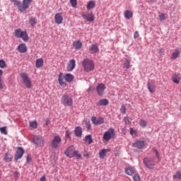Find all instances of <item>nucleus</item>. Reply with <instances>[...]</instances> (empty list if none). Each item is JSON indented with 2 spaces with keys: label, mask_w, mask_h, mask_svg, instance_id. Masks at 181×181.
Wrapping results in <instances>:
<instances>
[{
  "label": "nucleus",
  "mask_w": 181,
  "mask_h": 181,
  "mask_svg": "<svg viewBox=\"0 0 181 181\" xmlns=\"http://www.w3.org/2000/svg\"><path fill=\"white\" fill-rule=\"evenodd\" d=\"M67 83H71V81H73V80H74V76L71 75V74H66L64 75H63V73L60 72L59 76H58V82L59 86H61V87H63V88H66V86H67V84H66V82Z\"/></svg>",
  "instance_id": "nucleus-1"
},
{
  "label": "nucleus",
  "mask_w": 181,
  "mask_h": 181,
  "mask_svg": "<svg viewBox=\"0 0 181 181\" xmlns=\"http://www.w3.org/2000/svg\"><path fill=\"white\" fill-rule=\"evenodd\" d=\"M82 64H83V70L86 73H90V71H93L95 66V64H94V62H93V60L89 59H85L83 61Z\"/></svg>",
  "instance_id": "nucleus-2"
},
{
  "label": "nucleus",
  "mask_w": 181,
  "mask_h": 181,
  "mask_svg": "<svg viewBox=\"0 0 181 181\" xmlns=\"http://www.w3.org/2000/svg\"><path fill=\"white\" fill-rule=\"evenodd\" d=\"M14 35L16 37H21L23 42L29 41V35L26 31H23L22 29L18 28L14 31Z\"/></svg>",
  "instance_id": "nucleus-3"
},
{
  "label": "nucleus",
  "mask_w": 181,
  "mask_h": 181,
  "mask_svg": "<svg viewBox=\"0 0 181 181\" xmlns=\"http://www.w3.org/2000/svg\"><path fill=\"white\" fill-rule=\"evenodd\" d=\"M21 77L23 80L24 86H25L27 88H32V81L30 80V78L28 74H26V72H23L21 74Z\"/></svg>",
  "instance_id": "nucleus-4"
},
{
  "label": "nucleus",
  "mask_w": 181,
  "mask_h": 181,
  "mask_svg": "<svg viewBox=\"0 0 181 181\" xmlns=\"http://www.w3.org/2000/svg\"><path fill=\"white\" fill-rule=\"evenodd\" d=\"M115 136V130L111 127L108 131L105 132L103 134V139L108 142L110 139H112Z\"/></svg>",
  "instance_id": "nucleus-5"
},
{
  "label": "nucleus",
  "mask_w": 181,
  "mask_h": 181,
  "mask_svg": "<svg viewBox=\"0 0 181 181\" xmlns=\"http://www.w3.org/2000/svg\"><path fill=\"white\" fill-rule=\"evenodd\" d=\"M61 101L64 107H71L73 105V98L67 95L62 96Z\"/></svg>",
  "instance_id": "nucleus-6"
},
{
  "label": "nucleus",
  "mask_w": 181,
  "mask_h": 181,
  "mask_svg": "<svg viewBox=\"0 0 181 181\" xmlns=\"http://www.w3.org/2000/svg\"><path fill=\"white\" fill-rule=\"evenodd\" d=\"M62 144V137L60 136H54L51 145L54 149H59L60 145Z\"/></svg>",
  "instance_id": "nucleus-7"
},
{
  "label": "nucleus",
  "mask_w": 181,
  "mask_h": 181,
  "mask_svg": "<svg viewBox=\"0 0 181 181\" xmlns=\"http://www.w3.org/2000/svg\"><path fill=\"white\" fill-rule=\"evenodd\" d=\"M33 143L35 144V145H36V146H45V139L42 138L40 136H34Z\"/></svg>",
  "instance_id": "nucleus-8"
},
{
  "label": "nucleus",
  "mask_w": 181,
  "mask_h": 181,
  "mask_svg": "<svg viewBox=\"0 0 181 181\" xmlns=\"http://www.w3.org/2000/svg\"><path fill=\"white\" fill-rule=\"evenodd\" d=\"M82 18L84 19V21H86L87 22H94V14L92 11L90 13H82Z\"/></svg>",
  "instance_id": "nucleus-9"
},
{
  "label": "nucleus",
  "mask_w": 181,
  "mask_h": 181,
  "mask_svg": "<svg viewBox=\"0 0 181 181\" xmlns=\"http://www.w3.org/2000/svg\"><path fill=\"white\" fill-rule=\"evenodd\" d=\"M148 90L149 93H153L156 91V84L155 83V81L151 80L148 83Z\"/></svg>",
  "instance_id": "nucleus-10"
},
{
  "label": "nucleus",
  "mask_w": 181,
  "mask_h": 181,
  "mask_svg": "<svg viewBox=\"0 0 181 181\" xmlns=\"http://www.w3.org/2000/svg\"><path fill=\"white\" fill-rule=\"evenodd\" d=\"M91 121L94 125H102V124H104V117H100L97 119L95 116H93Z\"/></svg>",
  "instance_id": "nucleus-11"
},
{
  "label": "nucleus",
  "mask_w": 181,
  "mask_h": 181,
  "mask_svg": "<svg viewBox=\"0 0 181 181\" xmlns=\"http://www.w3.org/2000/svg\"><path fill=\"white\" fill-rule=\"evenodd\" d=\"M144 163L148 169H153V166H155V161L151 158H144Z\"/></svg>",
  "instance_id": "nucleus-12"
},
{
  "label": "nucleus",
  "mask_w": 181,
  "mask_h": 181,
  "mask_svg": "<svg viewBox=\"0 0 181 181\" xmlns=\"http://www.w3.org/2000/svg\"><path fill=\"white\" fill-rule=\"evenodd\" d=\"M23 153H25V151H23V148L22 147H18L15 156V160L16 162H18L19 159L23 156Z\"/></svg>",
  "instance_id": "nucleus-13"
},
{
  "label": "nucleus",
  "mask_w": 181,
  "mask_h": 181,
  "mask_svg": "<svg viewBox=\"0 0 181 181\" xmlns=\"http://www.w3.org/2000/svg\"><path fill=\"white\" fill-rule=\"evenodd\" d=\"M74 146H69L66 151H65V155L68 157V158H73L74 152L76 151V150H74Z\"/></svg>",
  "instance_id": "nucleus-14"
},
{
  "label": "nucleus",
  "mask_w": 181,
  "mask_h": 181,
  "mask_svg": "<svg viewBox=\"0 0 181 181\" xmlns=\"http://www.w3.org/2000/svg\"><path fill=\"white\" fill-rule=\"evenodd\" d=\"M55 23L57 25H62L63 23V13H58L54 16Z\"/></svg>",
  "instance_id": "nucleus-15"
},
{
  "label": "nucleus",
  "mask_w": 181,
  "mask_h": 181,
  "mask_svg": "<svg viewBox=\"0 0 181 181\" xmlns=\"http://www.w3.org/2000/svg\"><path fill=\"white\" fill-rule=\"evenodd\" d=\"M132 146L133 148H137L138 149H143L144 146H145V141L137 140L132 144Z\"/></svg>",
  "instance_id": "nucleus-16"
},
{
  "label": "nucleus",
  "mask_w": 181,
  "mask_h": 181,
  "mask_svg": "<svg viewBox=\"0 0 181 181\" xmlns=\"http://www.w3.org/2000/svg\"><path fill=\"white\" fill-rule=\"evenodd\" d=\"M76 69V59H73L69 60V63L66 67L67 71H73Z\"/></svg>",
  "instance_id": "nucleus-17"
},
{
  "label": "nucleus",
  "mask_w": 181,
  "mask_h": 181,
  "mask_svg": "<svg viewBox=\"0 0 181 181\" xmlns=\"http://www.w3.org/2000/svg\"><path fill=\"white\" fill-rule=\"evenodd\" d=\"M105 88L106 87L104 84H99L96 88L98 95H103L104 94V90H105Z\"/></svg>",
  "instance_id": "nucleus-18"
},
{
  "label": "nucleus",
  "mask_w": 181,
  "mask_h": 181,
  "mask_svg": "<svg viewBox=\"0 0 181 181\" xmlns=\"http://www.w3.org/2000/svg\"><path fill=\"white\" fill-rule=\"evenodd\" d=\"M30 4H32V0H23V6H21L22 12H23L25 9H28L29 6H30Z\"/></svg>",
  "instance_id": "nucleus-19"
},
{
  "label": "nucleus",
  "mask_w": 181,
  "mask_h": 181,
  "mask_svg": "<svg viewBox=\"0 0 181 181\" xmlns=\"http://www.w3.org/2000/svg\"><path fill=\"white\" fill-rule=\"evenodd\" d=\"M89 51L91 54L94 53H98L100 52V48L95 44H93L89 47Z\"/></svg>",
  "instance_id": "nucleus-20"
},
{
  "label": "nucleus",
  "mask_w": 181,
  "mask_h": 181,
  "mask_svg": "<svg viewBox=\"0 0 181 181\" xmlns=\"http://www.w3.org/2000/svg\"><path fill=\"white\" fill-rule=\"evenodd\" d=\"M18 50L19 53H26L28 52V47H26V44H21L18 46Z\"/></svg>",
  "instance_id": "nucleus-21"
},
{
  "label": "nucleus",
  "mask_w": 181,
  "mask_h": 181,
  "mask_svg": "<svg viewBox=\"0 0 181 181\" xmlns=\"http://www.w3.org/2000/svg\"><path fill=\"white\" fill-rule=\"evenodd\" d=\"M74 134L78 138H81L83 135V128H81V127H76L74 130Z\"/></svg>",
  "instance_id": "nucleus-22"
},
{
  "label": "nucleus",
  "mask_w": 181,
  "mask_h": 181,
  "mask_svg": "<svg viewBox=\"0 0 181 181\" xmlns=\"http://www.w3.org/2000/svg\"><path fill=\"white\" fill-rule=\"evenodd\" d=\"M124 16L126 19H131L134 16V13L132 11L126 10L124 12Z\"/></svg>",
  "instance_id": "nucleus-23"
},
{
  "label": "nucleus",
  "mask_w": 181,
  "mask_h": 181,
  "mask_svg": "<svg viewBox=\"0 0 181 181\" xmlns=\"http://www.w3.org/2000/svg\"><path fill=\"white\" fill-rule=\"evenodd\" d=\"M107 152H110V149H107V148L102 149L100 151H99V158H100L101 159H104Z\"/></svg>",
  "instance_id": "nucleus-24"
},
{
  "label": "nucleus",
  "mask_w": 181,
  "mask_h": 181,
  "mask_svg": "<svg viewBox=\"0 0 181 181\" xmlns=\"http://www.w3.org/2000/svg\"><path fill=\"white\" fill-rule=\"evenodd\" d=\"M73 47L75 50H80V49L83 47V43H81L80 41H75L73 43Z\"/></svg>",
  "instance_id": "nucleus-25"
},
{
  "label": "nucleus",
  "mask_w": 181,
  "mask_h": 181,
  "mask_svg": "<svg viewBox=\"0 0 181 181\" xmlns=\"http://www.w3.org/2000/svg\"><path fill=\"white\" fill-rule=\"evenodd\" d=\"M172 80H173V83H175V84H179V83H180V75L177 74H173L172 76Z\"/></svg>",
  "instance_id": "nucleus-26"
},
{
  "label": "nucleus",
  "mask_w": 181,
  "mask_h": 181,
  "mask_svg": "<svg viewBox=\"0 0 181 181\" xmlns=\"http://www.w3.org/2000/svg\"><path fill=\"white\" fill-rule=\"evenodd\" d=\"M45 63V62L43 61V59L40 58L36 59V62H35V67H37V69H40V67H43V64Z\"/></svg>",
  "instance_id": "nucleus-27"
},
{
  "label": "nucleus",
  "mask_w": 181,
  "mask_h": 181,
  "mask_svg": "<svg viewBox=\"0 0 181 181\" xmlns=\"http://www.w3.org/2000/svg\"><path fill=\"white\" fill-rule=\"evenodd\" d=\"M109 102L107 99H101L100 100L98 101V103H96L98 107H100L101 105H108Z\"/></svg>",
  "instance_id": "nucleus-28"
},
{
  "label": "nucleus",
  "mask_w": 181,
  "mask_h": 181,
  "mask_svg": "<svg viewBox=\"0 0 181 181\" xmlns=\"http://www.w3.org/2000/svg\"><path fill=\"white\" fill-rule=\"evenodd\" d=\"M180 56V52L179 49H175V52L171 55V59L175 60V59H177Z\"/></svg>",
  "instance_id": "nucleus-29"
},
{
  "label": "nucleus",
  "mask_w": 181,
  "mask_h": 181,
  "mask_svg": "<svg viewBox=\"0 0 181 181\" xmlns=\"http://www.w3.org/2000/svg\"><path fill=\"white\" fill-rule=\"evenodd\" d=\"M95 7V1H90L88 2L87 6H86V8L88 9V11L94 9Z\"/></svg>",
  "instance_id": "nucleus-30"
},
{
  "label": "nucleus",
  "mask_w": 181,
  "mask_h": 181,
  "mask_svg": "<svg viewBox=\"0 0 181 181\" xmlns=\"http://www.w3.org/2000/svg\"><path fill=\"white\" fill-rule=\"evenodd\" d=\"M125 173L127 175H129V176H132V175L135 173V170H134V168L132 167H127L125 169Z\"/></svg>",
  "instance_id": "nucleus-31"
},
{
  "label": "nucleus",
  "mask_w": 181,
  "mask_h": 181,
  "mask_svg": "<svg viewBox=\"0 0 181 181\" xmlns=\"http://www.w3.org/2000/svg\"><path fill=\"white\" fill-rule=\"evenodd\" d=\"M4 160L5 162H12V155H11L9 153H6L4 155Z\"/></svg>",
  "instance_id": "nucleus-32"
},
{
  "label": "nucleus",
  "mask_w": 181,
  "mask_h": 181,
  "mask_svg": "<svg viewBox=\"0 0 181 181\" xmlns=\"http://www.w3.org/2000/svg\"><path fill=\"white\" fill-rule=\"evenodd\" d=\"M29 23L30 26H35L37 23V20L35 17H31L29 18Z\"/></svg>",
  "instance_id": "nucleus-33"
},
{
  "label": "nucleus",
  "mask_w": 181,
  "mask_h": 181,
  "mask_svg": "<svg viewBox=\"0 0 181 181\" xmlns=\"http://www.w3.org/2000/svg\"><path fill=\"white\" fill-rule=\"evenodd\" d=\"M11 1L12 2H13L14 5L18 6L19 11L22 12V4L21 3V1L18 0H11Z\"/></svg>",
  "instance_id": "nucleus-34"
},
{
  "label": "nucleus",
  "mask_w": 181,
  "mask_h": 181,
  "mask_svg": "<svg viewBox=\"0 0 181 181\" xmlns=\"http://www.w3.org/2000/svg\"><path fill=\"white\" fill-rule=\"evenodd\" d=\"M84 141L88 144V145H91L93 144V137H91V135H87L85 137Z\"/></svg>",
  "instance_id": "nucleus-35"
},
{
  "label": "nucleus",
  "mask_w": 181,
  "mask_h": 181,
  "mask_svg": "<svg viewBox=\"0 0 181 181\" xmlns=\"http://www.w3.org/2000/svg\"><path fill=\"white\" fill-rule=\"evenodd\" d=\"M123 67L124 69H130L131 68V61L129 59H126L123 64Z\"/></svg>",
  "instance_id": "nucleus-36"
},
{
  "label": "nucleus",
  "mask_w": 181,
  "mask_h": 181,
  "mask_svg": "<svg viewBox=\"0 0 181 181\" xmlns=\"http://www.w3.org/2000/svg\"><path fill=\"white\" fill-rule=\"evenodd\" d=\"M30 127L33 129H36V128H37V121L34 120V121L30 122Z\"/></svg>",
  "instance_id": "nucleus-37"
},
{
  "label": "nucleus",
  "mask_w": 181,
  "mask_h": 181,
  "mask_svg": "<svg viewBox=\"0 0 181 181\" xmlns=\"http://www.w3.org/2000/svg\"><path fill=\"white\" fill-rule=\"evenodd\" d=\"M140 127H142L143 128H145V127H146L147 125V122H146V120L144 119H141L139 120V122Z\"/></svg>",
  "instance_id": "nucleus-38"
},
{
  "label": "nucleus",
  "mask_w": 181,
  "mask_h": 181,
  "mask_svg": "<svg viewBox=\"0 0 181 181\" xmlns=\"http://www.w3.org/2000/svg\"><path fill=\"white\" fill-rule=\"evenodd\" d=\"M173 179H177L178 180H180L181 179V171L178 170L176 172V173L173 175Z\"/></svg>",
  "instance_id": "nucleus-39"
},
{
  "label": "nucleus",
  "mask_w": 181,
  "mask_h": 181,
  "mask_svg": "<svg viewBox=\"0 0 181 181\" xmlns=\"http://www.w3.org/2000/svg\"><path fill=\"white\" fill-rule=\"evenodd\" d=\"M0 69H6V62L4 59L0 60Z\"/></svg>",
  "instance_id": "nucleus-40"
},
{
  "label": "nucleus",
  "mask_w": 181,
  "mask_h": 181,
  "mask_svg": "<svg viewBox=\"0 0 181 181\" xmlns=\"http://www.w3.org/2000/svg\"><path fill=\"white\" fill-rule=\"evenodd\" d=\"M0 132L1 134H3V135H8V131H6V127H1Z\"/></svg>",
  "instance_id": "nucleus-41"
},
{
  "label": "nucleus",
  "mask_w": 181,
  "mask_h": 181,
  "mask_svg": "<svg viewBox=\"0 0 181 181\" xmlns=\"http://www.w3.org/2000/svg\"><path fill=\"white\" fill-rule=\"evenodd\" d=\"M70 4L73 8H76L77 6V0H70Z\"/></svg>",
  "instance_id": "nucleus-42"
},
{
  "label": "nucleus",
  "mask_w": 181,
  "mask_h": 181,
  "mask_svg": "<svg viewBox=\"0 0 181 181\" xmlns=\"http://www.w3.org/2000/svg\"><path fill=\"white\" fill-rule=\"evenodd\" d=\"M74 156H76L78 159H81V154L78 153V151H75L74 152Z\"/></svg>",
  "instance_id": "nucleus-43"
},
{
  "label": "nucleus",
  "mask_w": 181,
  "mask_h": 181,
  "mask_svg": "<svg viewBox=\"0 0 181 181\" xmlns=\"http://www.w3.org/2000/svg\"><path fill=\"white\" fill-rule=\"evenodd\" d=\"M159 19H160V21H166V16L165 15V13H161L159 15Z\"/></svg>",
  "instance_id": "nucleus-44"
},
{
  "label": "nucleus",
  "mask_w": 181,
  "mask_h": 181,
  "mask_svg": "<svg viewBox=\"0 0 181 181\" xmlns=\"http://www.w3.org/2000/svg\"><path fill=\"white\" fill-rule=\"evenodd\" d=\"M135 135L136 136H138V131L134 130V129L130 128V135Z\"/></svg>",
  "instance_id": "nucleus-45"
},
{
  "label": "nucleus",
  "mask_w": 181,
  "mask_h": 181,
  "mask_svg": "<svg viewBox=\"0 0 181 181\" xmlns=\"http://www.w3.org/2000/svg\"><path fill=\"white\" fill-rule=\"evenodd\" d=\"M86 127L88 129V131H90V129H91V123L90 122V121L86 122Z\"/></svg>",
  "instance_id": "nucleus-46"
},
{
  "label": "nucleus",
  "mask_w": 181,
  "mask_h": 181,
  "mask_svg": "<svg viewBox=\"0 0 181 181\" xmlns=\"http://www.w3.org/2000/svg\"><path fill=\"white\" fill-rule=\"evenodd\" d=\"M120 112L122 114H125L127 112V108L125 107V105H122L121 106Z\"/></svg>",
  "instance_id": "nucleus-47"
},
{
  "label": "nucleus",
  "mask_w": 181,
  "mask_h": 181,
  "mask_svg": "<svg viewBox=\"0 0 181 181\" xmlns=\"http://www.w3.org/2000/svg\"><path fill=\"white\" fill-rule=\"evenodd\" d=\"M133 180L134 181H141V177H139V175L136 174L134 175Z\"/></svg>",
  "instance_id": "nucleus-48"
},
{
  "label": "nucleus",
  "mask_w": 181,
  "mask_h": 181,
  "mask_svg": "<svg viewBox=\"0 0 181 181\" xmlns=\"http://www.w3.org/2000/svg\"><path fill=\"white\" fill-rule=\"evenodd\" d=\"M71 131L66 130V136L68 137L69 139H70V138H71Z\"/></svg>",
  "instance_id": "nucleus-49"
},
{
  "label": "nucleus",
  "mask_w": 181,
  "mask_h": 181,
  "mask_svg": "<svg viewBox=\"0 0 181 181\" xmlns=\"http://www.w3.org/2000/svg\"><path fill=\"white\" fill-rule=\"evenodd\" d=\"M124 122H125V124H127L129 125V124H131V119H129V117H124Z\"/></svg>",
  "instance_id": "nucleus-50"
},
{
  "label": "nucleus",
  "mask_w": 181,
  "mask_h": 181,
  "mask_svg": "<svg viewBox=\"0 0 181 181\" xmlns=\"http://www.w3.org/2000/svg\"><path fill=\"white\" fill-rule=\"evenodd\" d=\"M26 162L27 163H30L32 162V157L30 156V155L27 156Z\"/></svg>",
  "instance_id": "nucleus-51"
},
{
  "label": "nucleus",
  "mask_w": 181,
  "mask_h": 181,
  "mask_svg": "<svg viewBox=\"0 0 181 181\" xmlns=\"http://www.w3.org/2000/svg\"><path fill=\"white\" fill-rule=\"evenodd\" d=\"M4 88V81H2V78L0 76V90Z\"/></svg>",
  "instance_id": "nucleus-52"
},
{
  "label": "nucleus",
  "mask_w": 181,
  "mask_h": 181,
  "mask_svg": "<svg viewBox=\"0 0 181 181\" xmlns=\"http://www.w3.org/2000/svg\"><path fill=\"white\" fill-rule=\"evenodd\" d=\"M153 152H155L156 158H158V159H159V152H158V150L154 148H153Z\"/></svg>",
  "instance_id": "nucleus-53"
},
{
  "label": "nucleus",
  "mask_w": 181,
  "mask_h": 181,
  "mask_svg": "<svg viewBox=\"0 0 181 181\" xmlns=\"http://www.w3.org/2000/svg\"><path fill=\"white\" fill-rule=\"evenodd\" d=\"M83 156H84V158H87V159H88L90 158V154L88 153V152L84 151Z\"/></svg>",
  "instance_id": "nucleus-54"
},
{
  "label": "nucleus",
  "mask_w": 181,
  "mask_h": 181,
  "mask_svg": "<svg viewBox=\"0 0 181 181\" xmlns=\"http://www.w3.org/2000/svg\"><path fill=\"white\" fill-rule=\"evenodd\" d=\"M134 39H137V37H139V33H138V31H136L134 33Z\"/></svg>",
  "instance_id": "nucleus-55"
},
{
  "label": "nucleus",
  "mask_w": 181,
  "mask_h": 181,
  "mask_svg": "<svg viewBox=\"0 0 181 181\" xmlns=\"http://www.w3.org/2000/svg\"><path fill=\"white\" fill-rule=\"evenodd\" d=\"M165 52V50L163 49H160L159 50H158V53L160 54H162V53H164Z\"/></svg>",
  "instance_id": "nucleus-56"
},
{
  "label": "nucleus",
  "mask_w": 181,
  "mask_h": 181,
  "mask_svg": "<svg viewBox=\"0 0 181 181\" xmlns=\"http://www.w3.org/2000/svg\"><path fill=\"white\" fill-rule=\"evenodd\" d=\"M14 176H15L16 177H19V173H18V171H16V172L14 173Z\"/></svg>",
  "instance_id": "nucleus-57"
},
{
  "label": "nucleus",
  "mask_w": 181,
  "mask_h": 181,
  "mask_svg": "<svg viewBox=\"0 0 181 181\" xmlns=\"http://www.w3.org/2000/svg\"><path fill=\"white\" fill-rule=\"evenodd\" d=\"M40 181H46V176H42L41 178H40Z\"/></svg>",
  "instance_id": "nucleus-58"
},
{
  "label": "nucleus",
  "mask_w": 181,
  "mask_h": 181,
  "mask_svg": "<svg viewBox=\"0 0 181 181\" xmlns=\"http://www.w3.org/2000/svg\"><path fill=\"white\" fill-rule=\"evenodd\" d=\"M49 119H46L45 125H49Z\"/></svg>",
  "instance_id": "nucleus-59"
},
{
  "label": "nucleus",
  "mask_w": 181,
  "mask_h": 181,
  "mask_svg": "<svg viewBox=\"0 0 181 181\" xmlns=\"http://www.w3.org/2000/svg\"><path fill=\"white\" fill-rule=\"evenodd\" d=\"M1 76H4V71L2 69H0V77Z\"/></svg>",
  "instance_id": "nucleus-60"
},
{
  "label": "nucleus",
  "mask_w": 181,
  "mask_h": 181,
  "mask_svg": "<svg viewBox=\"0 0 181 181\" xmlns=\"http://www.w3.org/2000/svg\"><path fill=\"white\" fill-rule=\"evenodd\" d=\"M151 2H155V0H150Z\"/></svg>",
  "instance_id": "nucleus-61"
}]
</instances>
